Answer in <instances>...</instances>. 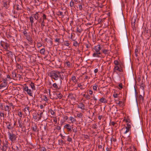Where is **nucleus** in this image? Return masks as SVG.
<instances>
[{
    "mask_svg": "<svg viewBox=\"0 0 151 151\" xmlns=\"http://www.w3.org/2000/svg\"><path fill=\"white\" fill-rule=\"evenodd\" d=\"M58 74H59V71H53L50 72L48 75L55 80H57L58 79Z\"/></svg>",
    "mask_w": 151,
    "mask_h": 151,
    "instance_id": "nucleus-1",
    "label": "nucleus"
},
{
    "mask_svg": "<svg viewBox=\"0 0 151 151\" xmlns=\"http://www.w3.org/2000/svg\"><path fill=\"white\" fill-rule=\"evenodd\" d=\"M8 134L9 135V137L10 140L12 141H13L16 140V136L13 133H11L9 131L8 132Z\"/></svg>",
    "mask_w": 151,
    "mask_h": 151,
    "instance_id": "nucleus-2",
    "label": "nucleus"
},
{
    "mask_svg": "<svg viewBox=\"0 0 151 151\" xmlns=\"http://www.w3.org/2000/svg\"><path fill=\"white\" fill-rule=\"evenodd\" d=\"M60 78V80L58 81V84L61 85L62 83V80H63L65 78V76L63 74H60L59 72V74H58V78Z\"/></svg>",
    "mask_w": 151,
    "mask_h": 151,
    "instance_id": "nucleus-3",
    "label": "nucleus"
},
{
    "mask_svg": "<svg viewBox=\"0 0 151 151\" xmlns=\"http://www.w3.org/2000/svg\"><path fill=\"white\" fill-rule=\"evenodd\" d=\"M24 90L27 92V93L30 96H32V91L30 89H29L28 86H26L24 88Z\"/></svg>",
    "mask_w": 151,
    "mask_h": 151,
    "instance_id": "nucleus-4",
    "label": "nucleus"
},
{
    "mask_svg": "<svg viewBox=\"0 0 151 151\" xmlns=\"http://www.w3.org/2000/svg\"><path fill=\"white\" fill-rule=\"evenodd\" d=\"M8 147V141H6L5 143H4L2 150L3 151H6Z\"/></svg>",
    "mask_w": 151,
    "mask_h": 151,
    "instance_id": "nucleus-5",
    "label": "nucleus"
},
{
    "mask_svg": "<svg viewBox=\"0 0 151 151\" xmlns=\"http://www.w3.org/2000/svg\"><path fill=\"white\" fill-rule=\"evenodd\" d=\"M101 49V47L100 45H98L95 46L94 49L95 50V52L94 53L100 52V51Z\"/></svg>",
    "mask_w": 151,
    "mask_h": 151,
    "instance_id": "nucleus-6",
    "label": "nucleus"
},
{
    "mask_svg": "<svg viewBox=\"0 0 151 151\" xmlns=\"http://www.w3.org/2000/svg\"><path fill=\"white\" fill-rule=\"evenodd\" d=\"M64 128L66 129L69 132L71 131V128L73 127H71L69 124H66L64 126Z\"/></svg>",
    "mask_w": 151,
    "mask_h": 151,
    "instance_id": "nucleus-7",
    "label": "nucleus"
},
{
    "mask_svg": "<svg viewBox=\"0 0 151 151\" xmlns=\"http://www.w3.org/2000/svg\"><path fill=\"white\" fill-rule=\"evenodd\" d=\"M78 107L82 110L85 109V106L82 103H80L78 106Z\"/></svg>",
    "mask_w": 151,
    "mask_h": 151,
    "instance_id": "nucleus-8",
    "label": "nucleus"
},
{
    "mask_svg": "<svg viewBox=\"0 0 151 151\" xmlns=\"http://www.w3.org/2000/svg\"><path fill=\"white\" fill-rule=\"evenodd\" d=\"M101 54V52H98V53H94L93 54V57H101V56H100V55Z\"/></svg>",
    "mask_w": 151,
    "mask_h": 151,
    "instance_id": "nucleus-9",
    "label": "nucleus"
},
{
    "mask_svg": "<svg viewBox=\"0 0 151 151\" xmlns=\"http://www.w3.org/2000/svg\"><path fill=\"white\" fill-rule=\"evenodd\" d=\"M9 2L7 3V2H5L3 4L4 6L6 8V9H8L9 7Z\"/></svg>",
    "mask_w": 151,
    "mask_h": 151,
    "instance_id": "nucleus-10",
    "label": "nucleus"
},
{
    "mask_svg": "<svg viewBox=\"0 0 151 151\" xmlns=\"http://www.w3.org/2000/svg\"><path fill=\"white\" fill-rule=\"evenodd\" d=\"M116 70H118L120 72H122V69L119 68L118 66H116L114 67V71H115Z\"/></svg>",
    "mask_w": 151,
    "mask_h": 151,
    "instance_id": "nucleus-11",
    "label": "nucleus"
},
{
    "mask_svg": "<svg viewBox=\"0 0 151 151\" xmlns=\"http://www.w3.org/2000/svg\"><path fill=\"white\" fill-rule=\"evenodd\" d=\"M115 102L116 104H118L120 106L122 107L124 103L122 101H119L118 103L117 101L115 100Z\"/></svg>",
    "mask_w": 151,
    "mask_h": 151,
    "instance_id": "nucleus-12",
    "label": "nucleus"
},
{
    "mask_svg": "<svg viewBox=\"0 0 151 151\" xmlns=\"http://www.w3.org/2000/svg\"><path fill=\"white\" fill-rule=\"evenodd\" d=\"M59 144L60 145L63 146V145L65 143V142L63 139L58 140Z\"/></svg>",
    "mask_w": 151,
    "mask_h": 151,
    "instance_id": "nucleus-13",
    "label": "nucleus"
},
{
    "mask_svg": "<svg viewBox=\"0 0 151 151\" xmlns=\"http://www.w3.org/2000/svg\"><path fill=\"white\" fill-rule=\"evenodd\" d=\"M143 96L142 95H139V98L140 100H142L143 101L144 99V92L143 91Z\"/></svg>",
    "mask_w": 151,
    "mask_h": 151,
    "instance_id": "nucleus-14",
    "label": "nucleus"
},
{
    "mask_svg": "<svg viewBox=\"0 0 151 151\" xmlns=\"http://www.w3.org/2000/svg\"><path fill=\"white\" fill-rule=\"evenodd\" d=\"M56 95L57 96V97L56 98V99L59 98V99H61L62 98L63 95L61 94V93H56Z\"/></svg>",
    "mask_w": 151,
    "mask_h": 151,
    "instance_id": "nucleus-15",
    "label": "nucleus"
},
{
    "mask_svg": "<svg viewBox=\"0 0 151 151\" xmlns=\"http://www.w3.org/2000/svg\"><path fill=\"white\" fill-rule=\"evenodd\" d=\"M99 101L102 103H106L107 102V100L104 98H102L99 100Z\"/></svg>",
    "mask_w": 151,
    "mask_h": 151,
    "instance_id": "nucleus-16",
    "label": "nucleus"
},
{
    "mask_svg": "<svg viewBox=\"0 0 151 151\" xmlns=\"http://www.w3.org/2000/svg\"><path fill=\"white\" fill-rule=\"evenodd\" d=\"M71 80L75 83H76L77 82L76 78L75 76H73L71 77Z\"/></svg>",
    "mask_w": 151,
    "mask_h": 151,
    "instance_id": "nucleus-17",
    "label": "nucleus"
},
{
    "mask_svg": "<svg viewBox=\"0 0 151 151\" xmlns=\"http://www.w3.org/2000/svg\"><path fill=\"white\" fill-rule=\"evenodd\" d=\"M29 19L30 20V22L31 23V27L32 28L33 26V24L34 23V19L33 17H29Z\"/></svg>",
    "mask_w": 151,
    "mask_h": 151,
    "instance_id": "nucleus-18",
    "label": "nucleus"
},
{
    "mask_svg": "<svg viewBox=\"0 0 151 151\" xmlns=\"http://www.w3.org/2000/svg\"><path fill=\"white\" fill-rule=\"evenodd\" d=\"M30 86L31 88L33 90H35V87L34 85V83L31 82L30 84Z\"/></svg>",
    "mask_w": 151,
    "mask_h": 151,
    "instance_id": "nucleus-19",
    "label": "nucleus"
},
{
    "mask_svg": "<svg viewBox=\"0 0 151 151\" xmlns=\"http://www.w3.org/2000/svg\"><path fill=\"white\" fill-rule=\"evenodd\" d=\"M4 48L5 50L7 49L8 47H9V45L6 43L4 42Z\"/></svg>",
    "mask_w": 151,
    "mask_h": 151,
    "instance_id": "nucleus-20",
    "label": "nucleus"
},
{
    "mask_svg": "<svg viewBox=\"0 0 151 151\" xmlns=\"http://www.w3.org/2000/svg\"><path fill=\"white\" fill-rule=\"evenodd\" d=\"M70 119L72 123H74L76 121V119L73 117L70 116Z\"/></svg>",
    "mask_w": 151,
    "mask_h": 151,
    "instance_id": "nucleus-21",
    "label": "nucleus"
},
{
    "mask_svg": "<svg viewBox=\"0 0 151 151\" xmlns=\"http://www.w3.org/2000/svg\"><path fill=\"white\" fill-rule=\"evenodd\" d=\"M131 125L129 123H127V127H126L125 128L126 129H131Z\"/></svg>",
    "mask_w": 151,
    "mask_h": 151,
    "instance_id": "nucleus-22",
    "label": "nucleus"
},
{
    "mask_svg": "<svg viewBox=\"0 0 151 151\" xmlns=\"http://www.w3.org/2000/svg\"><path fill=\"white\" fill-rule=\"evenodd\" d=\"M69 42L68 41H65L63 43V45L65 46H68L70 45Z\"/></svg>",
    "mask_w": 151,
    "mask_h": 151,
    "instance_id": "nucleus-23",
    "label": "nucleus"
},
{
    "mask_svg": "<svg viewBox=\"0 0 151 151\" xmlns=\"http://www.w3.org/2000/svg\"><path fill=\"white\" fill-rule=\"evenodd\" d=\"M39 14L37 13H36L34 15V17L36 20H37L38 18Z\"/></svg>",
    "mask_w": 151,
    "mask_h": 151,
    "instance_id": "nucleus-24",
    "label": "nucleus"
},
{
    "mask_svg": "<svg viewBox=\"0 0 151 151\" xmlns=\"http://www.w3.org/2000/svg\"><path fill=\"white\" fill-rule=\"evenodd\" d=\"M27 40L29 42V44H31L33 43V40L32 39V38L29 37L27 39Z\"/></svg>",
    "mask_w": 151,
    "mask_h": 151,
    "instance_id": "nucleus-25",
    "label": "nucleus"
},
{
    "mask_svg": "<svg viewBox=\"0 0 151 151\" xmlns=\"http://www.w3.org/2000/svg\"><path fill=\"white\" fill-rule=\"evenodd\" d=\"M136 22V20L134 19V20H132L131 22V24L132 27H134L135 24V22Z\"/></svg>",
    "mask_w": 151,
    "mask_h": 151,
    "instance_id": "nucleus-26",
    "label": "nucleus"
},
{
    "mask_svg": "<svg viewBox=\"0 0 151 151\" xmlns=\"http://www.w3.org/2000/svg\"><path fill=\"white\" fill-rule=\"evenodd\" d=\"M1 84L2 85H4V87H5L7 86V83L6 81H3V83H1Z\"/></svg>",
    "mask_w": 151,
    "mask_h": 151,
    "instance_id": "nucleus-27",
    "label": "nucleus"
},
{
    "mask_svg": "<svg viewBox=\"0 0 151 151\" xmlns=\"http://www.w3.org/2000/svg\"><path fill=\"white\" fill-rule=\"evenodd\" d=\"M57 15H61L63 17L64 16V15L63 14V12L60 11H59L58 12Z\"/></svg>",
    "mask_w": 151,
    "mask_h": 151,
    "instance_id": "nucleus-28",
    "label": "nucleus"
},
{
    "mask_svg": "<svg viewBox=\"0 0 151 151\" xmlns=\"http://www.w3.org/2000/svg\"><path fill=\"white\" fill-rule=\"evenodd\" d=\"M83 114L81 113L77 114V116L79 118H81L82 117Z\"/></svg>",
    "mask_w": 151,
    "mask_h": 151,
    "instance_id": "nucleus-29",
    "label": "nucleus"
},
{
    "mask_svg": "<svg viewBox=\"0 0 151 151\" xmlns=\"http://www.w3.org/2000/svg\"><path fill=\"white\" fill-rule=\"evenodd\" d=\"M45 50L44 48H42L40 50V52L42 54L44 55L45 54Z\"/></svg>",
    "mask_w": 151,
    "mask_h": 151,
    "instance_id": "nucleus-30",
    "label": "nucleus"
},
{
    "mask_svg": "<svg viewBox=\"0 0 151 151\" xmlns=\"http://www.w3.org/2000/svg\"><path fill=\"white\" fill-rule=\"evenodd\" d=\"M103 52L104 54H109V50H107L104 49L103 50Z\"/></svg>",
    "mask_w": 151,
    "mask_h": 151,
    "instance_id": "nucleus-31",
    "label": "nucleus"
},
{
    "mask_svg": "<svg viewBox=\"0 0 151 151\" xmlns=\"http://www.w3.org/2000/svg\"><path fill=\"white\" fill-rule=\"evenodd\" d=\"M145 87V85L142 83L141 84L140 88L143 90V91H144V89Z\"/></svg>",
    "mask_w": 151,
    "mask_h": 151,
    "instance_id": "nucleus-32",
    "label": "nucleus"
},
{
    "mask_svg": "<svg viewBox=\"0 0 151 151\" xmlns=\"http://www.w3.org/2000/svg\"><path fill=\"white\" fill-rule=\"evenodd\" d=\"M9 106H5V111H9Z\"/></svg>",
    "mask_w": 151,
    "mask_h": 151,
    "instance_id": "nucleus-33",
    "label": "nucleus"
},
{
    "mask_svg": "<svg viewBox=\"0 0 151 151\" xmlns=\"http://www.w3.org/2000/svg\"><path fill=\"white\" fill-rule=\"evenodd\" d=\"M7 128L9 129H12V127L10 124H9L7 126Z\"/></svg>",
    "mask_w": 151,
    "mask_h": 151,
    "instance_id": "nucleus-34",
    "label": "nucleus"
},
{
    "mask_svg": "<svg viewBox=\"0 0 151 151\" xmlns=\"http://www.w3.org/2000/svg\"><path fill=\"white\" fill-rule=\"evenodd\" d=\"M12 76L13 78H15L17 76L16 73L14 72H12Z\"/></svg>",
    "mask_w": 151,
    "mask_h": 151,
    "instance_id": "nucleus-35",
    "label": "nucleus"
},
{
    "mask_svg": "<svg viewBox=\"0 0 151 151\" xmlns=\"http://www.w3.org/2000/svg\"><path fill=\"white\" fill-rule=\"evenodd\" d=\"M18 123L19 124V127L20 128L22 129V127H23L22 125L21 124L19 120H18Z\"/></svg>",
    "mask_w": 151,
    "mask_h": 151,
    "instance_id": "nucleus-36",
    "label": "nucleus"
},
{
    "mask_svg": "<svg viewBox=\"0 0 151 151\" xmlns=\"http://www.w3.org/2000/svg\"><path fill=\"white\" fill-rule=\"evenodd\" d=\"M40 150L41 151H46V149L45 147H42L40 148Z\"/></svg>",
    "mask_w": 151,
    "mask_h": 151,
    "instance_id": "nucleus-37",
    "label": "nucleus"
},
{
    "mask_svg": "<svg viewBox=\"0 0 151 151\" xmlns=\"http://www.w3.org/2000/svg\"><path fill=\"white\" fill-rule=\"evenodd\" d=\"M74 2L71 0L70 4V6L71 7H73L74 5Z\"/></svg>",
    "mask_w": 151,
    "mask_h": 151,
    "instance_id": "nucleus-38",
    "label": "nucleus"
},
{
    "mask_svg": "<svg viewBox=\"0 0 151 151\" xmlns=\"http://www.w3.org/2000/svg\"><path fill=\"white\" fill-rule=\"evenodd\" d=\"M37 129V126L35 125L32 127V130L34 132H36Z\"/></svg>",
    "mask_w": 151,
    "mask_h": 151,
    "instance_id": "nucleus-39",
    "label": "nucleus"
},
{
    "mask_svg": "<svg viewBox=\"0 0 151 151\" xmlns=\"http://www.w3.org/2000/svg\"><path fill=\"white\" fill-rule=\"evenodd\" d=\"M53 86L55 88H58V86L56 83H54L53 84Z\"/></svg>",
    "mask_w": 151,
    "mask_h": 151,
    "instance_id": "nucleus-40",
    "label": "nucleus"
},
{
    "mask_svg": "<svg viewBox=\"0 0 151 151\" xmlns=\"http://www.w3.org/2000/svg\"><path fill=\"white\" fill-rule=\"evenodd\" d=\"M43 114V112H41L40 114H38V115L39 116V118L38 120L41 119V118L42 117V115Z\"/></svg>",
    "mask_w": 151,
    "mask_h": 151,
    "instance_id": "nucleus-41",
    "label": "nucleus"
},
{
    "mask_svg": "<svg viewBox=\"0 0 151 151\" xmlns=\"http://www.w3.org/2000/svg\"><path fill=\"white\" fill-rule=\"evenodd\" d=\"M73 45L77 47L78 45V43L77 41H75L74 42Z\"/></svg>",
    "mask_w": 151,
    "mask_h": 151,
    "instance_id": "nucleus-42",
    "label": "nucleus"
},
{
    "mask_svg": "<svg viewBox=\"0 0 151 151\" xmlns=\"http://www.w3.org/2000/svg\"><path fill=\"white\" fill-rule=\"evenodd\" d=\"M78 86L81 89H83V87L82 86V85L81 84H78Z\"/></svg>",
    "mask_w": 151,
    "mask_h": 151,
    "instance_id": "nucleus-43",
    "label": "nucleus"
},
{
    "mask_svg": "<svg viewBox=\"0 0 151 151\" xmlns=\"http://www.w3.org/2000/svg\"><path fill=\"white\" fill-rule=\"evenodd\" d=\"M66 64L68 66V67H70V62L68 61V62H66Z\"/></svg>",
    "mask_w": 151,
    "mask_h": 151,
    "instance_id": "nucleus-44",
    "label": "nucleus"
},
{
    "mask_svg": "<svg viewBox=\"0 0 151 151\" xmlns=\"http://www.w3.org/2000/svg\"><path fill=\"white\" fill-rule=\"evenodd\" d=\"M114 105L112 106V108L113 109H114V111H116L115 113L117 112L118 111V110H117V108L116 107H114Z\"/></svg>",
    "mask_w": 151,
    "mask_h": 151,
    "instance_id": "nucleus-45",
    "label": "nucleus"
},
{
    "mask_svg": "<svg viewBox=\"0 0 151 151\" xmlns=\"http://www.w3.org/2000/svg\"><path fill=\"white\" fill-rule=\"evenodd\" d=\"M114 63L115 65L117 66L119 64V62L117 60H114Z\"/></svg>",
    "mask_w": 151,
    "mask_h": 151,
    "instance_id": "nucleus-46",
    "label": "nucleus"
},
{
    "mask_svg": "<svg viewBox=\"0 0 151 151\" xmlns=\"http://www.w3.org/2000/svg\"><path fill=\"white\" fill-rule=\"evenodd\" d=\"M97 87H98V86L97 85L94 86H93V89L94 90H95V91H96V89H97Z\"/></svg>",
    "mask_w": 151,
    "mask_h": 151,
    "instance_id": "nucleus-47",
    "label": "nucleus"
},
{
    "mask_svg": "<svg viewBox=\"0 0 151 151\" xmlns=\"http://www.w3.org/2000/svg\"><path fill=\"white\" fill-rule=\"evenodd\" d=\"M69 96H70L71 99H74V100H76V99L74 98V97L73 96L72 94H70L69 95Z\"/></svg>",
    "mask_w": 151,
    "mask_h": 151,
    "instance_id": "nucleus-48",
    "label": "nucleus"
},
{
    "mask_svg": "<svg viewBox=\"0 0 151 151\" xmlns=\"http://www.w3.org/2000/svg\"><path fill=\"white\" fill-rule=\"evenodd\" d=\"M46 19V15L45 14H43V20L44 21V20Z\"/></svg>",
    "mask_w": 151,
    "mask_h": 151,
    "instance_id": "nucleus-49",
    "label": "nucleus"
},
{
    "mask_svg": "<svg viewBox=\"0 0 151 151\" xmlns=\"http://www.w3.org/2000/svg\"><path fill=\"white\" fill-rule=\"evenodd\" d=\"M55 128L56 129H57L58 130H60L61 128L60 126H58L56 127Z\"/></svg>",
    "mask_w": 151,
    "mask_h": 151,
    "instance_id": "nucleus-50",
    "label": "nucleus"
},
{
    "mask_svg": "<svg viewBox=\"0 0 151 151\" xmlns=\"http://www.w3.org/2000/svg\"><path fill=\"white\" fill-rule=\"evenodd\" d=\"M23 33L24 34L25 36H27V31L26 30H24V31L23 32Z\"/></svg>",
    "mask_w": 151,
    "mask_h": 151,
    "instance_id": "nucleus-51",
    "label": "nucleus"
},
{
    "mask_svg": "<svg viewBox=\"0 0 151 151\" xmlns=\"http://www.w3.org/2000/svg\"><path fill=\"white\" fill-rule=\"evenodd\" d=\"M85 98L87 99H90V96L88 95H86V96H85Z\"/></svg>",
    "mask_w": 151,
    "mask_h": 151,
    "instance_id": "nucleus-52",
    "label": "nucleus"
},
{
    "mask_svg": "<svg viewBox=\"0 0 151 151\" xmlns=\"http://www.w3.org/2000/svg\"><path fill=\"white\" fill-rule=\"evenodd\" d=\"M67 141L69 142H71L72 141V138L71 137H68Z\"/></svg>",
    "mask_w": 151,
    "mask_h": 151,
    "instance_id": "nucleus-53",
    "label": "nucleus"
},
{
    "mask_svg": "<svg viewBox=\"0 0 151 151\" xmlns=\"http://www.w3.org/2000/svg\"><path fill=\"white\" fill-rule=\"evenodd\" d=\"M44 23H45L44 21L43 20V21H42V24H41V27H42V28L44 26H45Z\"/></svg>",
    "mask_w": 151,
    "mask_h": 151,
    "instance_id": "nucleus-54",
    "label": "nucleus"
},
{
    "mask_svg": "<svg viewBox=\"0 0 151 151\" xmlns=\"http://www.w3.org/2000/svg\"><path fill=\"white\" fill-rule=\"evenodd\" d=\"M118 94H117V93H115V94H113V96L115 98H116L118 97Z\"/></svg>",
    "mask_w": 151,
    "mask_h": 151,
    "instance_id": "nucleus-55",
    "label": "nucleus"
},
{
    "mask_svg": "<svg viewBox=\"0 0 151 151\" xmlns=\"http://www.w3.org/2000/svg\"><path fill=\"white\" fill-rule=\"evenodd\" d=\"M126 130L125 132L124 133L125 134H126L127 133L129 132L130 130V129H126Z\"/></svg>",
    "mask_w": 151,
    "mask_h": 151,
    "instance_id": "nucleus-56",
    "label": "nucleus"
},
{
    "mask_svg": "<svg viewBox=\"0 0 151 151\" xmlns=\"http://www.w3.org/2000/svg\"><path fill=\"white\" fill-rule=\"evenodd\" d=\"M79 9L80 10H81L82 9V6L81 4L79 5Z\"/></svg>",
    "mask_w": 151,
    "mask_h": 151,
    "instance_id": "nucleus-57",
    "label": "nucleus"
},
{
    "mask_svg": "<svg viewBox=\"0 0 151 151\" xmlns=\"http://www.w3.org/2000/svg\"><path fill=\"white\" fill-rule=\"evenodd\" d=\"M4 113H2L1 112H0V116L1 117H4Z\"/></svg>",
    "mask_w": 151,
    "mask_h": 151,
    "instance_id": "nucleus-58",
    "label": "nucleus"
},
{
    "mask_svg": "<svg viewBox=\"0 0 151 151\" xmlns=\"http://www.w3.org/2000/svg\"><path fill=\"white\" fill-rule=\"evenodd\" d=\"M60 39L59 38H56L55 40V42H60Z\"/></svg>",
    "mask_w": 151,
    "mask_h": 151,
    "instance_id": "nucleus-59",
    "label": "nucleus"
},
{
    "mask_svg": "<svg viewBox=\"0 0 151 151\" xmlns=\"http://www.w3.org/2000/svg\"><path fill=\"white\" fill-rule=\"evenodd\" d=\"M77 129L76 128H75L73 129V132L75 133H76L77 132Z\"/></svg>",
    "mask_w": 151,
    "mask_h": 151,
    "instance_id": "nucleus-60",
    "label": "nucleus"
},
{
    "mask_svg": "<svg viewBox=\"0 0 151 151\" xmlns=\"http://www.w3.org/2000/svg\"><path fill=\"white\" fill-rule=\"evenodd\" d=\"M22 113L21 112H20L18 114L19 116L20 117H22Z\"/></svg>",
    "mask_w": 151,
    "mask_h": 151,
    "instance_id": "nucleus-61",
    "label": "nucleus"
},
{
    "mask_svg": "<svg viewBox=\"0 0 151 151\" xmlns=\"http://www.w3.org/2000/svg\"><path fill=\"white\" fill-rule=\"evenodd\" d=\"M119 86L121 89L123 88L122 85V83H120L119 84Z\"/></svg>",
    "mask_w": 151,
    "mask_h": 151,
    "instance_id": "nucleus-62",
    "label": "nucleus"
},
{
    "mask_svg": "<svg viewBox=\"0 0 151 151\" xmlns=\"http://www.w3.org/2000/svg\"><path fill=\"white\" fill-rule=\"evenodd\" d=\"M44 100L45 101H47L48 100L47 97L46 96H44Z\"/></svg>",
    "mask_w": 151,
    "mask_h": 151,
    "instance_id": "nucleus-63",
    "label": "nucleus"
},
{
    "mask_svg": "<svg viewBox=\"0 0 151 151\" xmlns=\"http://www.w3.org/2000/svg\"><path fill=\"white\" fill-rule=\"evenodd\" d=\"M138 51V50L136 49L135 50V55L137 56V52Z\"/></svg>",
    "mask_w": 151,
    "mask_h": 151,
    "instance_id": "nucleus-64",
    "label": "nucleus"
}]
</instances>
